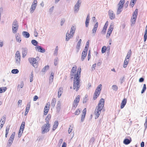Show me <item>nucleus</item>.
Listing matches in <instances>:
<instances>
[{"instance_id":"nucleus-45","label":"nucleus","mask_w":147,"mask_h":147,"mask_svg":"<svg viewBox=\"0 0 147 147\" xmlns=\"http://www.w3.org/2000/svg\"><path fill=\"white\" fill-rule=\"evenodd\" d=\"M147 38V31L145 30V32H144V41L145 42L146 41Z\"/></svg>"},{"instance_id":"nucleus-1","label":"nucleus","mask_w":147,"mask_h":147,"mask_svg":"<svg viewBox=\"0 0 147 147\" xmlns=\"http://www.w3.org/2000/svg\"><path fill=\"white\" fill-rule=\"evenodd\" d=\"M81 72V69H79L78 68L76 76L74 78L73 88L76 91H78L80 87V77Z\"/></svg>"},{"instance_id":"nucleus-59","label":"nucleus","mask_w":147,"mask_h":147,"mask_svg":"<svg viewBox=\"0 0 147 147\" xmlns=\"http://www.w3.org/2000/svg\"><path fill=\"white\" fill-rule=\"evenodd\" d=\"M58 58L57 57L54 60V65H55L56 66L57 64V61Z\"/></svg>"},{"instance_id":"nucleus-41","label":"nucleus","mask_w":147,"mask_h":147,"mask_svg":"<svg viewBox=\"0 0 147 147\" xmlns=\"http://www.w3.org/2000/svg\"><path fill=\"white\" fill-rule=\"evenodd\" d=\"M6 119V117L5 116H3L2 118L1 119V120L0 121V123H5V121Z\"/></svg>"},{"instance_id":"nucleus-36","label":"nucleus","mask_w":147,"mask_h":147,"mask_svg":"<svg viewBox=\"0 0 147 147\" xmlns=\"http://www.w3.org/2000/svg\"><path fill=\"white\" fill-rule=\"evenodd\" d=\"M32 44L34 46H36L38 45V42L35 40H31Z\"/></svg>"},{"instance_id":"nucleus-26","label":"nucleus","mask_w":147,"mask_h":147,"mask_svg":"<svg viewBox=\"0 0 147 147\" xmlns=\"http://www.w3.org/2000/svg\"><path fill=\"white\" fill-rule=\"evenodd\" d=\"M18 27H12V30L13 33L14 34L16 33L17 32L18 30Z\"/></svg>"},{"instance_id":"nucleus-22","label":"nucleus","mask_w":147,"mask_h":147,"mask_svg":"<svg viewBox=\"0 0 147 147\" xmlns=\"http://www.w3.org/2000/svg\"><path fill=\"white\" fill-rule=\"evenodd\" d=\"M102 85L101 84H99L96 88L95 91H96L98 93H100V92L102 89Z\"/></svg>"},{"instance_id":"nucleus-37","label":"nucleus","mask_w":147,"mask_h":147,"mask_svg":"<svg viewBox=\"0 0 147 147\" xmlns=\"http://www.w3.org/2000/svg\"><path fill=\"white\" fill-rule=\"evenodd\" d=\"M129 60L127 61V60L126 58H125L124 61V64L123 65V67L124 68H125L127 66V65L128 63Z\"/></svg>"},{"instance_id":"nucleus-43","label":"nucleus","mask_w":147,"mask_h":147,"mask_svg":"<svg viewBox=\"0 0 147 147\" xmlns=\"http://www.w3.org/2000/svg\"><path fill=\"white\" fill-rule=\"evenodd\" d=\"M9 127H7L6 128V133L5 135V137L7 138V135L8 134L9 131Z\"/></svg>"},{"instance_id":"nucleus-53","label":"nucleus","mask_w":147,"mask_h":147,"mask_svg":"<svg viewBox=\"0 0 147 147\" xmlns=\"http://www.w3.org/2000/svg\"><path fill=\"white\" fill-rule=\"evenodd\" d=\"M112 89L116 91L117 90L118 87L116 85H113L112 86Z\"/></svg>"},{"instance_id":"nucleus-3","label":"nucleus","mask_w":147,"mask_h":147,"mask_svg":"<svg viewBox=\"0 0 147 147\" xmlns=\"http://www.w3.org/2000/svg\"><path fill=\"white\" fill-rule=\"evenodd\" d=\"M125 0H121L118 4V8L117 12V14H119L122 10V8L125 3Z\"/></svg>"},{"instance_id":"nucleus-8","label":"nucleus","mask_w":147,"mask_h":147,"mask_svg":"<svg viewBox=\"0 0 147 147\" xmlns=\"http://www.w3.org/2000/svg\"><path fill=\"white\" fill-rule=\"evenodd\" d=\"M35 50L38 51L42 53H44L45 51V50L41 46L37 45L35 47Z\"/></svg>"},{"instance_id":"nucleus-54","label":"nucleus","mask_w":147,"mask_h":147,"mask_svg":"<svg viewBox=\"0 0 147 147\" xmlns=\"http://www.w3.org/2000/svg\"><path fill=\"white\" fill-rule=\"evenodd\" d=\"M87 97H88V95L87 94L85 95L84 96V101H83V103H86L87 102L88 99H87Z\"/></svg>"},{"instance_id":"nucleus-28","label":"nucleus","mask_w":147,"mask_h":147,"mask_svg":"<svg viewBox=\"0 0 147 147\" xmlns=\"http://www.w3.org/2000/svg\"><path fill=\"white\" fill-rule=\"evenodd\" d=\"M87 53H86L85 52H82V57H81V60L82 61H83L84 59L86 57Z\"/></svg>"},{"instance_id":"nucleus-52","label":"nucleus","mask_w":147,"mask_h":147,"mask_svg":"<svg viewBox=\"0 0 147 147\" xmlns=\"http://www.w3.org/2000/svg\"><path fill=\"white\" fill-rule=\"evenodd\" d=\"M106 50V47L105 46H103L101 52L102 53H104L105 52Z\"/></svg>"},{"instance_id":"nucleus-4","label":"nucleus","mask_w":147,"mask_h":147,"mask_svg":"<svg viewBox=\"0 0 147 147\" xmlns=\"http://www.w3.org/2000/svg\"><path fill=\"white\" fill-rule=\"evenodd\" d=\"M51 127L50 124H45L42 127V134H44L45 133H47L49 130V128Z\"/></svg>"},{"instance_id":"nucleus-6","label":"nucleus","mask_w":147,"mask_h":147,"mask_svg":"<svg viewBox=\"0 0 147 147\" xmlns=\"http://www.w3.org/2000/svg\"><path fill=\"white\" fill-rule=\"evenodd\" d=\"M77 67L76 66L72 68L70 73L71 79L72 80L74 77L76 76V71Z\"/></svg>"},{"instance_id":"nucleus-42","label":"nucleus","mask_w":147,"mask_h":147,"mask_svg":"<svg viewBox=\"0 0 147 147\" xmlns=\"http://www.w3.org/2000/svg\"><path fill=\"white\" fill-rule=\"evenodd\" d=\"M146 89V85L145 84H144L142 89V90L141 93L142 94L145 91Z\"/></svg>"},{"instance_id":"nucleus-14","label":"nucleus","mask_w":147,"mask_h":147,"mask_svg":"<svg viewBox=\"0 0 147 147\" xmlns=\"http://www.w3.org/2000/svg\"><path fill=\"white\" fill-rule=\"evenodd\" d=\"M23 36L25 38H28L29 37L30 35L29 33L26 31H24L22 32Z\"/></svg>"},{"instance_id":"nucleus-46","label":"nucleus","mask_w":147,"mask_h":147,"mask_svg":"<svg viewBox=\"0 0 147 147\" xmlns=\"http://www.w3.org/2000/svg\"><path fill=\"white\" fill-rule=\"evenodd\" d=\"M81 111V109H77L75 113V115H79L80 114V111Z\"/></svg>"},{"instance_id":"nucleus-23","label":"nucleus","mask_w":147,"mask_h":147,"mask_svg":"<svg viewBox=\"0 0 147 147\" xmlns=\"http://www.w3.org/2000/svg\"><path fill=\"white\" fill-rule=\"evenodd\" d=\"M56 102V99L55 98H53L51 101V106H52L53 108L54 107Z\"/></svg>"},{"instance_id":"nucleus-15","label":"nucleus","mask_w":147,"mask_h":147,"mask_svg":"<svg viewBox=\"0 0 147 147\" xmlns=\"http://www.w3.org/2000/svg\"><path fill=\"white\" fill-rule=\"evenodd\" d=\"M22 57L23 58L24 57H25L26 55L27 52V49L26 48H22Z\"/></svg>"},{"instance_id":"nucleus-57","label":"nucleus","mask_w":147,"mask_h":147,"mask_svg":"<svg viewBox=\"0 0 147 147\" xmlns=\"http://www.w3.org/2000/svg\"><path fill=\"white\" fill-rule=\"evenodd\" d=\"M22 133V130L20 129L18 135V137L19 138H20L21 137Z\"/></svg>"},{"instance_id":"nucleus-16","label":"nucleus","mask_w":147,"mask_h":147,"mask_svg":"<svg viewBox=\"0 0 147 147\" xmlns=\"http://www.w3.org/2000/svg\"><path fill=\"white\" fill-rule=\"evenodd\" d=\"M16 41L17 42H21V38L20 36V35L19 33H17L16 34Z\"/></svg>"},{"instance_id":"nucleus-32","label":"nucleus","mask_w":147,"mask_h":147,"mask_svg":"<svg viewBox=\"0 0 147 147\" xmlns=\"http://www.w3.org/2000/svg\"><path fill=\"white\" fill-rule=\"evenodd\" d=\"M80 98V96L79 95H78L74 100V102L78 104L79 102Z\"/></svg>"},{"instance_id":"nucleus-30","label":"nucleus","mask_w":147,"mask_h":147,"mask_svg":"<svg viewBox=\"0 0 147 147\" xmlns=\"http://www.w3.org/2000/svg\"><path fill=\"white\" fill-rule=\"evenodd\" d=\"M49 66L47 65L45 66L42 69V72L45 73L46 71L49 68Z\"/></svg>"},{"instance_id":"nucleus-47","label":"nucleus","mask_w":147,"mask_h":147,"mask_svg":"<svg viewBox=\"0 0 147 147\" xmlns=\"http://www.w3.org/2000/svg\"><path fill=\"white\" fill-rule=\"evenodd\" d=\"M16 65L18 66H19L20 65V59H15Z\"/></svg>"},{"instance_id":"nucleus-62","label":"nucleus","mask_w":147,"mask_h":147,"mask_svg":"<svg viewBox=\"0 0 147 147\" xmlns=\"http://www.w3.org/2000/svg\"><path fill=\"white\" fill-rule=\"evenodd\" d=\"M34 36L36 37L38 36V33L36 31V29H35V30L34 32Z\"/></svg>"},{"instance_id":"nucleus-58","label":"nucleus","mask_w":147,"mask_h":147,"mask_svg":"<svg viewBox=\"0 0 147 147\" xmlns=\"http://www.w3.org/2000/svg\"><path fill=\"white\" fill-rule=\"evenodd\" d=\"M89 20H86L85 22L86 26V27H87L88 26V24L89 23Z\"/></svg>"},{"instance_id":"nucleus-40","label":"nucleus","mask_w":147,"mask_h":147,"mask_svg":"<svg viewBox=\"0 0 147 147\" xmlns=\"http://www.w3.org/2000/svg\"><path fill=\"white\" fill-rule=\"evenodd\" d=\"M11 72L13 74H17L19 72V70L17 69H14L12 70Z\"/></svg>"},{"instance_id":"nucleus-19","label":"nucleus","mask_w":147,"mask_h":147,"mask_svg":"<svg viewBox=\"0 0 147 147\" xmlns=\"http://www.w3.org/2000/svg\"><path fill=\"white\" fill-rule=\"evenodd\" d=\"M58 125V122L57 121H56L53 125V128L52 129V131H54L57 127Z\"/></svg>"},{"instance_id":"nucleus-7","label":"nucleus","mask_w":147,"mask_h":147,"mask_svg":"<svg viewBox=\"0 0 147 147\" xmlns=\"http://www.w3.org/2000/svg\"><path fill=\"white\" fill-rule=\"evenodd\" d=\"M81 3V0H78L77 2L76 3L74 7V11L75 12H78L79 10Z\"/></svg>"},{"instance_id":"nucleus-27","label":"nucleus","mask_w":147,"mask_h":147,"mask_svg":"<svg viewBox=\"0 0 147 147\" xmlns=\"http://www.w3.org/2000/svg\"><path fill=\"white\" fill-rule=\"evenodd\" d=\"M36 6L31 5V8L30 9V13H32L35 10Z\"/></svg>"},{"instance_id":"nucleus-20","label":"nucleus","mask_w":147,"mask_h":147,"mask_svg":"<svg viewBox=\"0 0 147 147\" xmlns=\"http://www.w3.org/2000/svg\"><path fill=\"white\" fill-rule=\"evenodd\" d=\"M51 116L50 114H48L45 119L46 122V124H49V121L51 118Z\"/></svg>"},{"instance_id":"nucleus-61","label":"nucleus","mask_w":147,"mask_h":147,"mask_svg":"<svg viewBox=\"0 0 147 147\" xmlns=\"http://www.w3.org/2000/svg\"><path fill=\"white\" fill-rule=\"evenodd\" d=\"M112 32H109L108 31H107V35L106 36V37L107 38H109V36H110Z\"/></svg>"},{"instance_id":"nucleus-18","label":"nucleus","mask_w":147,"mask_h":147,"mask_svg":"<svg viewBox=\"0 0 147 147\" xmlns=\"http://www.w3.org/2000/svg\"><path fill=\"white\" fill-rule=\"evenodd\" d=\"M15 59H20V52L17 51L15 54Z\"/></svg>"},{"instance_id":"nucleus-60","label":"nucleus","mask_w":147,"mask_h":147,"mask_svg":"<svg viewBox=\"0 0 147 147\" xmlns=\"http://www.w3.org/2000/svg\"><path fill=\"white\" fill-rule=\"evenodd\" d=\"M90 54H91L90 51L89 50L88 51V61L90 59V58L91 57Z\"/></svg>"},{"instance_id":"nucleus-39","label":"nucleus","mask_w":147,"mask_h":147,"mask_svg":"<svg viewBox=\"0 0 147 147\" xmlns=\"http://www.w3.org/2000/svg\"><path fill=\"white\" fill-rule=\"evenodd\" d=\"M131 50L130 49L129 51H128L125 58H126V59H128L131 55Z\"/></svg>"},{"instance_id":"nucleus-35","label":"nucleus","mask_w":147,"mask_h":147,"mask_svg":"<svg viewBox=\"0 0 147 147\" xmlns=\"http://www.w3.org/2000/svg\"><path fill=\"white\" fill-rule=\"evenodd\" d=\"M49 108L48 109L47 106H45L44 109V115H46L47 114L49 111Z\"/></svg>"},{"instance_id":"nucleus-38","label":"nucleus","mask_w":147,"mask_h":147,"mask_svg":"<svg viewBox=\"0 0 147 147\" xmlns=\"http://www.w3.org/2000/svg\"><path fill=\"white\" fill-rule=\"evenodd\" d=\"M78 104L74 102H73V105L72 107V109H73L74 110L77 107Z\"/></svg>"},{"instance_id":"nucleus-10","label":"nucleus","mask_w":147,"mask_h":147,"mask_svg":"<svg viewBox=\"0 0 147 147\" xmlns=\"http://www.w3.org/2000/svg\"><path fill=\"white\" fill-rule=\"evenodd\" d=\"M86 109L85 108L83 111L82 113L81 119V121L82 122H83L84 119L85 117L86 114Z\"/></svg>"},{"instance_id":"nucleus-5","label":"nucleus","mask_w":147,"mask_h":147,"mask_svg":"<svg viewBox=\"0 0 147 147\" xmlns=\"http://www.w3.org/2000/svg\"><path fill=\"white\" fill-rule=\"evenodd\" d=\"M29 62L35 68H37L38 67L37 63L36 62L37 60L35 58H29L28 59Z\"/></svg>"},{"instance_id":"nucleus-29","label":"nucleus","mask_w":147,"mask_h":147,"mask_svg":"<svg viewBox=\"0 0 147 147\" xmlns=\"http://www.w3.org/2000/svg\"><path fill=\"white\" fill-rule=\"evenodd\" d=\"M25 124V123L24 122H22L20 127V129L22 130V132H23Z\"/></svg>"},{"instance_id":"nucleus-49","label":"nucleus","mask_w":147,"mask_h":147,"mask_svg":"<svg viewBox=\"0 0 147 147\" xmlns=\"http://www.w3.org/2000/svg\"><path fill=\"white\" fill-rule=\"evenodd\" d=\"M107 28V27H105V26H104L102 30V31L101 32V33L102 34H105V33Z\"/></svg>"},{"instance_id":"nucleus-11","label":"nucleus","mask_w":147,"mask_h":147,"mask_svg":"<svg viewBox=\"0 0 147 147\" xmlns=\"http://www.w3.org/2000/svg\"><path fill=\"white\" fill-rule=\"evenodd\" d=\"M98 26V23L97 22L96 23V24L94 25V26L93 28V29H92V33L95 34L96 32V31L97 30V28Z\"/></svg>"},{"instance_id":"nucleus-31","label":"nucleus","mask_w":147,"mask_h":147,"mask_svg":"<svg viewBox=\"0 0 147 147\" xmlns=\"http://www.w3.org/2000/svg\"><path fill=\"white\" fill-rule=\"evenodd\" d=\"M113 27L114 24L113 23H111L110 26L109 28L108 29V31L112 32L113 29Z\"/></svg>"},{"instance_id":"nucleus-2","label":"nucleus","mask_w":147,"mask_h":147,"mask_svg":"<svg viewBox=\"0 0 147 147\" xmlns=\"http://www.w3.org/2000/svg\"><path fill=\"white\" fill-rule=\"evenodd\" d=\"M105 102V100L104 99L101 98L98 104V105L96 107L94 111V114L96 115L95 118L97 119L99 117L101 111L103 109Z\"/></svg>"},{"instance_id":"nucleus-64","label":"nucleus","mask_w":147,"mask_h":147,"mask_svg":"<svg viewBox=\"0 0 147 147\" xmlns=\"http://www.w3.org/2000/svg\"><path fill=\"white\" fill-rule=\"evenodd\" d=\"M94 140V137L92 138L90 140V144H92Z\"/></svg>"},{"instance_id":"nucleus-63","label":"nucleus","mask_w":147,"mask_h":147,"mask_svg":"<svg viewBox=\"0 0 147 147\" xmlns=\"http://www.w3.org/2000/svg\"><path fill=\"white\" fill-rule=\"evenodd\" d=\"M65 20L64 19H61V25L62 26L63 25V24L65 22Z\"/></svg>"},{"instance_id":"nucleus-50","label":"nucleus","mask_w":147,"mask_h":147,"mask_svg":"<svg viewBox=\"0 0 147 147\" xmlns=\"http://www.w3.org/2000/svg\"><path fill=\"white\" fill-rule=\"evenodd\" d=\"M58 47L57 46L55 49V51L54 53V55L55 56H57V55L58 53Z\"/></svg>"},{"instance_id":"nucleus-55","label":"nucleus","mask_w":147,"mask_h":147,"mask_svg":"<svg viewBox=\"0 0 147 147\" xmlns=\"http://www.w3.org/2000/svg\"><path fill=\"white\" fill-rule=\"evenodd\" d=\"M15 135V132H13L11 135L9 139H11V140H14V136Z\"/></svg>"},{"instance_id":"nucleus-34","label":"nucleus","mask_w":147,"mask_h":147,"mask_svg":"<svg viewBox=\"0 0 147 147\" xmlns=\"http://www.w3.org/2000/svg\"><path fill=\"white\" fill-rule=\"evenodd\" d=\"M138 10L137 9H136L134 12H133V17L134 18H137V16L138 14Z\"/></svg>"},{"instance_id":"nucleus-13","label":"nucleus","mask_w":147,"mask_h":147,"mask_svg":"<svg viewBox=\"0 0 147 147\" xmlns=\"http://www.w3.org/2000/svg\"><path fill=\"white\" fill-rule=\"evenodd\" d=\"M127 101V100L126 98H124L122 100L120 107L121 109H122L124 108L126 103Z\"/></svg>"},{"instance_id":"nucleus-21","label":"nucleus","mask_w":147,"mask_h":147,"mask_svg":"<svg viewBox=\"0 0 147 147\" xmlns=\"http://www.w3.org/2000/svg\"><path fill=\"white\" fill-rule=\"evenodd\" d=\"M63 89L62 87H60L59 89L58 94V98H60V97L63 92Z\"/></svg>"},{"instance_id":"nucleus-44","label":"nucleus","mask_w":147,"mask_h":147,"mask_svg":"<svg viewBox=\"0 0 147 147\" xmlns=\"http://www.w3.org/2000/svg\"><path fill=\"white\" fill-rule=\"evenodd\" d=\"M13 140H11L9 139L7 143V145L9 146H10L12 144Z\"/></svg>"},{"instance_id":"nucleus-17","label":"nucleus","mask_w":147,"mask_h":147,"mask_svg":"<svg viewBox=\"0 0 147 147\" xmlns=\"http://www.w3.org/2000/svg\"><path fill=\"white\" fill-rule=\"evenodd\" d=\"M61 109V101L59 100L57 102V105L56 109L57 112H59Z\"/></svg>"},{"instance_id":"nucleus-56","label":"nucleus","mask_w":147,"mask_h":147,"mask_svg":"<svg viewBox=\"0 0 147 147\" xmlns=\"http://www.w3.org/2000/svg\"><path fill=\"white\" fill-rule=\"evenodd\" d=\"M37 0H34L32 5H33L35 6H37Z\"/></svg>"},{"instance_id":"nucleus-9","label":"nucleus","mask_w":147,"mask_h":147,"mask_svg":"<svg viewBox=\"0 0 147 147\" xmlns=\"http://www.w3.org/2000/svg\"><path fill=\"white\" fill-rule=\"evenodd\" d=\"M109 18L111 20L115 18V15L114 14L113 11L111 10H109Z\"/></svg>"},{"instance_id":"nucleus-24","label":"nucleus","mask_w":147,"mask_h":147,"mask_svg":"<svg viewBox=\"0 0 147 147\" xmlns=\"http://www.w3.org/2000/svg\"><path fill=\"white\" fill-rule=\"evenodd\" d=\"M18 23L16 20H15L13 22L12 27H18Z\"/></svg>"},{"instance_id":"nucleus-51","label":"nucleus","mask_w":147,"mask_h":147,"mask_svg":"<svg viewBox=\"0 0 147 147\" xmlns=\"http://www.w3.org/2000/svg\"><path fill=\"white\" fill-rule=\"evenodd\" d=\"M30 103L28 104L26 106V111H27V112H29V111L30 110Z\"/></svg>"},{"instance_id":"nucleus-33","label":"nucleus","mask_w":147,"mask_h":147,"mask_svg":"<svg viewBox=\"0 0 147 147\" xmlns=\"http://www.w3.org/2000/svg\"><path fill=\"white\" fill-rule=\"evenodd\" d=\"M136 18H135L133 17V18H131V26H133L134 24L135 23L136 20Z\"/></svg>"},{"instance_id":"nucleus-48","label":"nucleus","mask_w":147,"mask_h":147,"mask_svg":"<svg viewBox=\"0 0 147 147\" xmlns=\"http://www.w3.org/2000/svg\"><path fill=\"white\" fill-rule=\"evenodd\" d=\"M24 84L23 82H21L20 83V84H19L18 86V88H19L20 87L21 88H22L24 86Z\"/></svg>"},{"instance_id":"nucleus-12","label":"nucleus","mask_w":147,"mask_h":147,"mask_svg":"<svg viewBox=\"0 0 147 147\" xmlns=\"http://www.w3.org/2000/svg\"><path fill=\"white\" fill-rule=\"evenodd\" d=\"M76 30V28L74 26H72L70 30V33L71 34L70 37H72L74 34Z\"/></svg>"},{"instance_id":"nucleus-25","label":"nucleus","mask_w":147,"mask_h":147,"mask_svg":"<svg viewBox=\"0 0 147 147\" xmlns=\"http://www.w3.org/2000/svg\"><path fill=\"white\" fill-rule=\"evenodd\" d=\"M131 142V140H130L127 138H126L125 139L123 142V143L126 145L130 143Z\"/></svg>"}]
</instances>
